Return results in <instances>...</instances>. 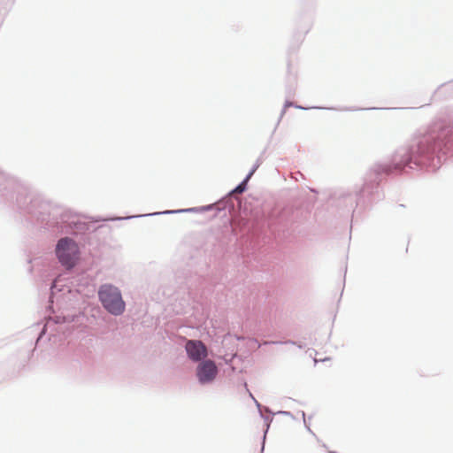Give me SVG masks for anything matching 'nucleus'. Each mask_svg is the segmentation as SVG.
I'll return each mask as SVG.
<instances>
[{"instance_id": "obj_1", "label": "nucleus", "mask_w": 453, "mask_h": 453, "mask_svg": "<svg viewBox=\"0 0 453 453\" xmlns=\"http://www.w3.org/2000/svg\"><path fill=\"white\" fill-rule=\"evenodd\" d=\"M100 301L104 307L113 315H119L125 310V302L122 300L119 290L111 285H103L98 292Z\"/></svg>"}, {"instance_id": "obj_2", "label": "nucleus", "mask_w": 453, "mask_h": 453, "mask_svg": "<svg viewBox=\"0 0 453 453\" xmlns=\"http://www.w3.org/2000/svg\"><path fill=\"white\" fill-rule=\"evenodd\" d=\"M56 253L60 263L67 268L73 267L78 259V247L70 238L58 241Z\"/></svg>"}, {"instance_id": "obj_3", "label": "nucleus", "mask_w": 453, "mask_h": 453, "mask_svg": "<svg viewBox=\"0 0 453 453\" xmlns=\"http://www.w3.org/2000/svg\"><path fill=\"white\" fill-rule=\"evenodd\" d=\"M218 373V368L211 360L202 362L196 368L198 380L204 384L212 381Z\"/></svg>"}, {"instance_id": "obj_4", "label": "nucleus", "mask_w": 453, "mask_h": 453, "mask_svg": "<svg viewBox=\"0 0 453 453\" xmlns=\"http://www.w3.org/2000/svg\"><path fill=\"white\" fill-rule=\"evenodd\" d=\"M187 354L195 362L207 357V348L201 341L188 340L185 346Z\"/></svg>"}, {"instance_id": "obj_5", "label": "nucleus", "mask_w": 453, "mask_h": 453, "mask_svg": "<svg viewBox=\"0 0 453 453\" xmlns=\"http://www.w3.org/2000/svg\"><path fill=\"white\" fill-rule=\"evenodd\" d=\"M303 453H326V451L319 444H312V445L307 446L304 449Z\"/></svg>"}, {"instance_id": "obj_6", "label": "nucleus", "mask_w": 453, "mask_h": 453, "mask_svg": "<svg viewBox=\"0 0 453 453\" xmlns=\"http://www.w3.org/2000/svg\"><path fill=\"white\" fill-rule=\"evenodd\" d=\"M243 190V188H242V186H239L237 188H236V191L238 192H242Z\"/></svg>"}, {"instance_id": "obj_7", "label": "nucleus", "mask_w": 453, "mask_h": 453, "mask_svg": "<svg viewBox=\"0 0 453 453\" xmlns=\"http://www.w3.org/2000/svg\"><path fill=\"white\" fill-rule=\"evenodd\" d=\"M290 105H291V104H290V103H289V104L288 103V104H286L285 107H288V106H290Z\"/></svg>"}]
</instances>
